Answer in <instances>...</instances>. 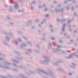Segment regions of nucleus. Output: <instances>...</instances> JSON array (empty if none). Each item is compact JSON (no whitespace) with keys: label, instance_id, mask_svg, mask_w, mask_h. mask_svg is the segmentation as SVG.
Wrapping results in <instances>:
<instances>
[{"label":"nucleus","instance_id":"nucleus-25","mask_svg":"<svg viewBox=\"0 0 78 78\" xmlns=\"http://www.w3.org/2000/svg\"><path fill=\"white\" fill-rule=\"evenodd\" d=\"M27 44H29V45H30L31 46V45H32V44H31V42H30V41H27Z\"/></svg>","mask_w":78,"mask_h":78},{"label":"nucleus","instance_id":"nucleus-32","mask_svg":"<svg viewBox=\"0 0 78 78\" xmlns=\"http://www.w3.org/2000/svg\"><path fill=\"white\" fill-rule=\"evenodd\" d=\"M64 9L63 8H62L61 9L60 11H61V13H63V12H64Z\"/></svg>","mask_w":78,"mask_h":78},{"label":"nucleus","instance_id":"nucleus-10","mask_svg":"<svg viewBox=\"0 0 78 78\" xmlns=\"http://www.w3.org/2000/svg\"><path fill=\"white\" fill-rule=\"evenodd\" d=\"M20 47L21 48H23V47H27V44L25 43H23L21 44Z\"/></svg>","mask_w":78,"mask_h":78},{"label":"nucleus","instance_id":"nucleus-38","mask_svg":"<svg viewBox=\"0 0 78 78\" xmlns=\"http://www.w3.org/2000/svg\"><path fill=\"white\" fill-rule=\"evenodd\" d=\"M7 18L8 19V20H12V18L9 17V16H8L7 17Z\"/></svg>","mask_w":78,"mask_h":78},{"label":"nucleus","instance_id":"nucleus-64","mask_svg":"<svg viewBox=\"0 0 78 78\" xmlns=\"http://www.w3.org/2000/svg\"><path fill=\"white\" fill-rule=\"evenodd\" d=\"M44 11H47V8H45L44 9Z\"/></svg>","mask_w":78,"mask_h":78},{"label":"nucleus","instance_id":"nucleus-40","mask_svg":"<svg viewBox=\"0 0 78 78\" xmlns=\"http://www.w3.org/2000/svg\"><path fill=\"white\" fill-rule=\"evenodd\" d=\"M9 23L11 25H14V23L13 22H10Z\"/></svg>","mask_w":78,"mask_h":78},{"label":"nucleus","instance_id":"nucleus-61","mask_svg":"<svg viewBox=\"0 0 78 78\" xmlns=\"http://www.w3.org/2000/svg\"><path fill=\"white\" fill-rule=\"evenodd\" d=\"M38 27H40V28H42V25H38Z\"/></svg>","mask_w":78,"mask_h":78},{"label":"nucleus","instance_id":"nucleus-34","mask_svg":"<svg viewBox=\"0 0 78 78\" xmlns=\"http://www.w3.org/2000/svg\"><path fill=\"white\" fill-rule=\"evenodd\" d=\"M70 8V7L66 6V10L69 11V9Z\"/></svg>","mask_w":78,"mask_h":78},{"label":"nucleus","instance_id":"nucleus-16","mask_svg":"<svg viewBox=\"0 0 78 78\" xmlns=\"http://www.w3.org/2000/svg\"><path fill=\"white\" fill-rule=\"evenodd\" d=\"M20 76L22 78H28V77H27L26 76L24 75H22V74H19Z\"/></svg>","mask_w":78,"mask_h":78},{"label":"nucleus","instance_id":"nucleus-14","mask_svg":"<svg viewBox=\"0 0 78 78\" xmlns=\"http://www.w3.org/2000/svg\"><path fill=\"white\" fill-rule=\"evenodd\" d=\"M16 58L17 59H19V60H20V61H22L23 60V57H19V56H17L16 57Z\"/></svg>","mask_w":78,"mask_h":78},{"label":"nucleus","instance_id":"nucleus-58","mask_svg":"<svg viewBox=\"0 0 78 78\" xmlns=\"http://www.w3.org/2000/svg\"><path fill=\"white\" fill-rule=\"evenodd\" d=\"M49 28H52L53 26H52V25H49Z\"/></svg>","mask_w":78,"mask_h":78},{"label":"nucleus","instance_id":"nucleus-12","mask_svg":"<svg viewBox=\"0 0 78 78\" xmlns=\"http://www.w3.org/2000/svg\"><path fill=\"white\" fill-rule=\"evenodd\" d=\"M57 70L61 72H65V70L62 68H57Z\"/></svg>","mask_w":78,"mask_h":78},{"label":"nucleus","instance_id":"nucleus-24","mask_svg":"<svg viewBox=\"0 0 78 78\" xmlns=\"http://www.w3.org/2000/svg\"><path fill=\"white\" fill-rule=\"evenodd\" d=\"M19 68H20V69H25V67L22 66H20Z\"/></svg>","mask_w":78,"mask_h":78},{"label":"nucleus","instance_id":"nucleus-53","mask_svg":"<svg viewBox=\"0 0 78 78\" xmlns=\"http://www.w3.org/2000/svg\"><path fill=\"white\" fill-rule=\"evenodd\" d=\"M70 67H72V68H73V69H75V67L73 66H71Z\"/></svg>","mask_w":78,"mask_h":78},{"label":"nucleus","instance_id":"nucleus-21","mask_svg":"<svg viewBox=\"0 0 78 78\" xmlns=\"http://www.w3.org/2000/svg\"><path fill=\"white\" fill-rule=\"evenodd\" d=\"M39 62L41 64H44V61H43L42 60H39Z\"/></svg>","mask_w":78,"mask_h":78},{"label":"nucleus","instance_id":"nucleus-33","mask_svg":"<svg viewBox=\"0 0 78 78\" xmlns=\"http://www.w3.org/2000/svg\"><path fill=\"white\" fill-rule=\"evenodd\" d=\"M6 64H7V65H9V66H11V63L8 62H6Z\"/></svg>","mask_w":78,"mask_h":78},{"label":"nucleus","instance_id":"nucleus-48","mask_svg":"<svg viewBox=\"0 0 78 78\" xmlns=\"http://www.w3.org/2000/svg\"><path fill=\"white\" fill-rule=\"evenodd\" d=\"M51 39V40H55V38L54 37H52Z\"/></svg>","mask_w":78,"mask_h":78},{"label":"nucleus","instance_id":"nucleus-9","mask_svg":"<svg viewBox=\"0 0 78 78\" xmlns=\"http://www.w3.org/2000/svg\"><path fill=\"white\" fill-rule=\"evenodd\" d=\"M15 4V5L14 6V8L15 9H18L19 8V6L18 4H17V3L16 2Z\"/></svg>","mask_w":78,"mask_h":78},{"label":"nucleus","instance_id":"nucleus-22","mask_svg":"<svg viewBox=\"0 0 78 78\" xmlns=\"http://www.w3.org/2000/svg\"><path fill=\"white\" fill-rule=\"evenodd\" d=\"M61 11V10H60V9H57V8H56L55 9V12L56 13V12H59V11Z\"/></svg>","mask_w":78,"mask_h":78},{"label":"nucleus","instance_id":"nucleus-27","mask_svg":"<svg viewBox=\"0 0 78 78\" xmlns=\"http://www.w3.org/2000/svg\"><path fill=\"white\" fill-rule=\"evenodd\" d=\"M12 61L13 62H17V63H19V61H18L16 60H15L14 59H13Z\"/></svg>","mask_w":78,"mask_h":78},{"label":"nucleus","instance_id":"nucleus-47","mask_svg":"<svg viewBox=\"0 0 78 78\" xmlns=\"http://www.w3.org/2000/svg\"><path fill=\"white\" fill-rule=\"evenodd\" d=\"M13 65L15 67H17V65L16 64H15V63H13Z\"/></svg>","mask_w":78,"mask_h":78},{"label":"nucleus","instance_id":"nucleus-26","mask_svg":"<svg viewBox=\"0 0 78 78\" xmlns=\"http://www.w3.org/2000/svg\"><path fill=\"white\" fill-rule=\"evenodd\" d=\"M27 52H32V50H31L30 49H27Z\"/></svg>","mask_w":78,"mask_h":78},{"label":"nucleus","instance_id":"nucleus-54","mask_svg":"<svg viewBox=\"0 0 78 78\" xmlns=\"http://www.w3.org/2000/svg\"><path fill=\"white\" fill-rule=\"evenodd\" d=\"M42 40H43V41H45L46 40V38H42Z\"/></svg>","mask_w":78,"mask_h":78},{"label":"nucleus","instance_id":"nucleus-44","mask_svg":"<svg viewBox=\"0 0 78 78\" xmlns=\"http://www.w3.org/2000/svg\"><path fill=\"white\" fill-rule=\"evenodd\" d=\"M16 2H14L12 1V0H11V3H13L14 4H15Z\"/></svg>","mask_w":78,"mask_h":78},{"label":"nucleus","instance_id":"nucleus-60","mask_svg":"<svg viewBox=\"0 0 78 78\" xmlns=\"http://www.w3.org/2000/svg\"><path fill=\"white\" fill-rule=\"evenodd\" d=\"M73 14L75 16H76V13L74 12L73 13Z\"/></svg>","mask_w":78,"mask_h":78},{"label":"nucleus","instance_id":"nucleus-57","mask_svg":"<svg viewBox=\"0 0 78 78\" xmlns=\"http://www.w3.org/2000/svg\"><path fill=\"white\" fill-rule=\"evenodd\" d=\"M41 8H42V6H41V5H39L38 6V8H39V9H41Z\"/></svg>","mask_w":78,"mask_h":78},{"label":"nucleus","instance_id":"nucleus-62","mask_svg":"<svg viewBox=\"0 0 78 78\" xmlns=\"http://www.w3.org/2000/svg\"><path fill=\"white\" fill-rule=\"evenodd\" d=\"M45 17H48V15L47 14L45 15Z\"/></svg>","mask_w":78,"mask_h":78},{"label":"nucleus","instance_id":"nucleus-46","mask_svg":"<svg viewBox=\"0 0 78 78\" xmlns=\"http://www.w3.org/2000/svg\"><path fill=\"white\" fill-rule=\"evenodd\" d=\"M70 42H74V40L71 39L70 40Z\"/></svg>","mask_w":78,"mask_h":78},{"label":"nucleus","instance_id":"nucleus-52","mask_svg":"<svg viewBox=\"0 0 78 78\" xmlns=\"http://www.w3.org/2000/svg\"><path fill=\"white\" fill-rule=\"evenodd\" d=\"M4 6H5V8H8V5H7L6 4H5Z\"/></svg>","mask_w":78,"mask_h":78},{"label":"nucleus","instance_id":"nucleus-63","mask_svg":"<svg viewBox=\"0 0 78 78\" xmlns=\"http://www.w3.org/2000/svg\"><path fill=\"white\" fill-rule=\"evenodd\" d=\"M32 3H33V4H35L36 3L35 1H33V2H32Z\"/></svg>","mask_w":78,"mask_h":78},{"label":"nucleus","instance_id":"nucleus-4","mask_svg":"<svg viewBox=\"0 0 78 78\" xmlns=\"http://www.w3.org/2000/svg\"><path fill=\"white\" fill-rule=\"evenodd\" d=\"M72 56H75L76 57L78 58V55L76 54L75 53H74L72 54V55H69V57H66V58H67V59H70V58H72Z\"/></svg>","mask_w":78,"mask_h":78},{"label":"nucleus","instance_id":"nucleus-19","mask_svg":"<svg viewBox=\"0 0 78 78\" xmlns=\"http://www.w3.org/2000/svg\"><path fill=\"white\" fill-rule=\"evenodd\" d=\"M8 11H9V12H13V11H14V9H9V10H8Z\"/></svg>","mask_w":78,"mask_h":78},{"label":"nucleus","instance_id":"nucleus-18","mask_svg":"<svg viewBox=\"0 0 78 78\" xmlns=\"http://www.w3.org/2000/svg\"><path fill=\"white\" fill-rule=\"evenodd\" d=\"M34 51L35 53H38V54H40L41 53V51L38 50H37L36 49H35Z\"/></svg>","mask_w":78,"mask_h":78},{"label":"nucleus","instance_id":"nucleus-23","mask_svg":"<svg viewBox=\"0 0 78 78\" xmlns=\"http://www.w3.org/2000/svg\"><path fill=\"white\" fill-rule=\"evenodd\" d=\"M30 8L31 9V10H32V11H34V6H33V5H31V6H30Z\"/></svg>","mask_w":78,"mask_h":78},{"label":"nucleus","instance_id":"nucleus-20","mask_svg":"<svg viewBox=\"0 0 78 78\" xmlns=\"http://www.w3.org/2000/svg\"><path fill=\"white\" fill-rule=\"evenodd\" d=\"M4 33L6 34V35H9V34H12V33H7L6 32H4Z\"/></svg>","mask_w":78,"mask_h":78},{"label":"nucleus","instance_id":"nucleus-35","mask_svg":"<svg viewBox=\"0 0 78 78\" xmlns=\"http://www.w3.org/2000/svg\"><path fill=\"white\" fill-rule=\"evenodd\" d=\"M48 45L50 47H51L52 45H51V44L50 43V42H49L48 43Z\"/></svg>","mask_w":78,"mask_h":78},{"label":"nucleus","instance_id":"nucleus-42","mask_svg":"<svg viewBox=\"0 0 78 78\" xmlns=\"http://www.w3.org/2000/svg\"><path fill=\"white\" fill-rule=\"evenodd\" d=\"M26 26L27 27H29L30 26V24L28 23H26Z\"/></svg>","mask_w":78,"mask_h":78},{"label":"nucleus","instance_id":"nucleus-7","mask_svg":"<svg viewBox=\"0 0 78 78\" xmlns=\"http://www.w3.org/2000/svg\"><path fill=\"white\" fill-rule=\"evenodd\" d=\"M62 62V60H60L58 62H57L53 63V65L55 66H59V63Z\"/></svg>","mask_w":78,"mask_h":78},{"label":"nucleus","instance_id":"nucleus-36","mask_svg":"<svg viewBox=\"0 0 78 78\" xmlns=\"http://www.w3.org/2000/svg\"><path fill=\"white\" fill-rule=\"evenodd\" d=\"M28 22H29V24H30V23H32V22H33L31 20H29L28 21Z\"/></svg>","mask_w":78,"mask_h":78},{"label":"nucleus","instance_id":"nucleus-55","mask_svg":"<svg viewBox=\"0 0 78 78\" xmlns=\"http://www.w3.org/2000/svg\"><path fill=\"white\" fill-rule=\"evenodd\" d=\"M76 2V1L75 0H74L73 1V4H75V3Z\"/></svg>","mask_w":78,"mask_h":78},{"label":"nucleus","instance_id":"nucleus-5","mask_svg":"<svg viewBox=\"0 0 78 78\" xmlns=\"http://www.w3.org/2000/svg\"><path fill=\"white\" fill-rule=\"evenodd\" d=\"M22 42V40L20 38H19L17 40H15V44L17 46H18V45H19V42Z\"/></svg>","mask_w":78,"mask_h":78},{"label":"nucleus","instance_id":"nucleus-39","mask_svg":"<svg viewBox=\"0 0 78 78\" xmlns=\"http://www.w3.org/2000/svg\"><path fill=\"white\" fill-rule=\"evenodd\" d=\"M57 22H61V19L59 20V19H57L56 20Z\"/></svg>","mask_w":78,"mask_h":78},{"label":"nucleus","instance_id":"nucleus-1","mask_svg":"<svg viewBox=\"0 0 78 78\" xmlns=\"http://www.w3.org/2000/svg\"><path fill=\"white\" fill-rule=\"evenodd\" d=\"M37 72L39 75L41 74V73H44V74H46L48 76H50L52 78H55L56 77V76H55L54 73L50 70H48V72L46 73L45 71H44V70L41 69H38L37 70Z\"/></svg>","mask_w":78,"mask_h":78},{"label":"nucleus","instance_id":"nucleus-45","mask_svg":"<svg viewBox=\"0 0 78 78\" xmlns=\"http://www.w3.org/2000/svg\"><path fill=\"white\" fill-rule=\"evenodd\" d=\"M15 53H17V54L18 55H19V52H18L17 51H15Z\"/></svg>","mask_w":78,"mask_h":78},{"label":"nucleus","instance_id":"nucleus-31","mask_svg":"<svg viewBox=\"0 0 78 78\" xmlns=\"http://www.w3.org/2000/svg\"><path fill=\"white\" fill-rule=\"evenodd\" d=\"M23 37L24 39L25 40H27V37H25V36H23Z\"/></svg>","mask_w":78,"mask_h":78},{"label":"nucleus","instance_id":"nucleus-49","mask_svg":"<svg viewBox=\"0 0 78 78\" xmlns=\"http://www.w3.org/2000/svg\"><path fill=\"white\" fill-rule=\"evenodd\" d=\"M71 10L72 11H74L75 10H74V7H72L71 8Z\"/></svg>","mask_w":78,"mask_h":78},{"label":"nucleus","instance_id":"nucleus-3","mask_svg":"<svg viewBox=\"0 0 78 78\" xmlns=\"http://www.w3.org/2000/svg\"><path fill=\"white\" fill-rule=\"evenodd\" d=\"M57 47L58 48L53 49L52 51L53 53H56V52H58V51H60V50H61V49L60 48L61 47L60 46H57Z\"/></svg>","mask_w":78,"mask_h":78},{"label":"nucleus","instance_id":"nucleus-2","mask_svg":"<svg viewBox=\"0 0 78 78\" xmlns=\"http://www.w3.org/2000/svg\"><path fill=\"white\" fill-rule=\"evenodd\" d=\"M43 58H44V64H48L49 62H50V59L48 58L45 55L43 56Z\"/></svg>","mask_w":78,"mask_h":78},{"label":"nucleus","instance_id":"nucleus-13","mask_svg":"<svg viewBox=\"0 0 78 78\" xmlns=\"http://www.w3.org/2000/svg\"><path fill=\"white\" fill-rule=\"evenodd\" d=\"M57 70L61 72H65V70L62 68H57Z\"/></svg>","mask_w":78,"mask_h":78},{"label":"nucleus","instance_id":"nucleus-43","mask_svg":"<svg viewBox=\"0 0 78 78\" xmlns=\"http://www.w3.org/2000/svg\"><path fill=\"white\" fill-rule=\"evenodd\" d=\"M9 9H12V6H9Z\"/></svg>","mask_w":78,"mask_h":78},{"label":"nucleus","instance_id":"nucleus-30","mask_svg":"<svg viewBox=\"0 0 78 78\" xmlns=\"http://www.w3.org/2000/svg\"><path fill=\"white\" fill-rule=\"evenodd\" d=\"M12 70L13 72H18V70L14 69V68L12 69Z\"/></svg>","mask_w":78,"mask_h":78},{"label":"nucleus","instance_id":"nucleus-11","mask_svg":"<svg viewBox=\"0 0 78 78\" xmlns=\"http://www.w3.org/2000/svg\"><path fill=\"white\" fill-rule=\"evenodd\" d=\"M66 24L65 23H64L62 28V32H64V30H65V28H66Z\"/></svg>","mask_w":78,"mask_h":78},{"label":"nucleus","instance_id":"nucleus-56","mask_svg":"<svg viewBox=\"0 0 78 78\" xmlns=\"http://www.w3.org/2000/svg\"><path fill=\"white\" fill-rule=\"evenodd\" d=\"M69 31L70 32H71V31H72V29H71V28H69Z\"/></svg>","mask_w":78,"mask_h":78},{"label":"nucleus","instance_id":"nucleus-37","mask_svg":"<svg viewBox=\"0 0 78 78\" xmlns=\"http://www.w3.org/2000/svg\"><path fill=\"white\" fill-rule=\"evenodd\" d=\"M17 33L18 34H22V32H21L20 31H18Z\"/></svg>","mask_w":78,"mask_h":78},{"label":"nucleus","instance_id":"nucleus-51","mask_svg":"<svg viewBox=\"0 0 78 78\" xmlns=\"http://www.w3.org/2000/svg\"><path fill=\"white\" fill-rule=\"evenodd\" d=\"M70 22V20H69L67 24H69Z\"/></svg>","mask_w":78,"mask_h":78},{"label":"nucleus","instance_id":"nucleus-8","mask_svg":"<svg viewBox=\"0 0 78 78\" xmlns=\"http://www.w3.org/2000/svg\"><path fill=\"white\" fill-rule=\"evenodd\" d=\"M0 67H1V68H5L6 69H7V70H10V69L9 67H8V66L6 65L5 66H3L2 65H0Z\"/></svg>","mask_w":78,"mask_h":78},{"label":"nucleus","instance_id":"nucleus-15","mask_svg":"<svg viewBox=\"0 0 78 78\" xmlns=\"http://www.w3.org/2000/svg\"><path fill=\"white\" fill-rule=\"evenodd\" d=\"M5 40L7 41H8V42H10V38H9V37L8 36H6L5 37Z\"/></svg>","mask_w":78,"mask_h":78},{"label":"nucleus","instance_id":"nucleus-41","mask_svg":"<svg viewBox=\"0 0 78 78\" xmlns=\"http://www.w3.org/2000/svg\"><path fill=\"white\" fill-rule=\"evenodd\" d=\"M35 22L36 23H38L39 22V20L38 19H37L35 20Z\"/></svg>","mask_w":78,"mask_h":78},{"label":"nucleus","instance_id":"nucleus-29","mask_svg":"<svg viewBox=\"0 0 78 78\" xmlns=\"http://www.w3.org/2000/svg\"><path fill=\"white\" fill-rule=\"evenodd\" d=\"M35 47H37V48H41L40 46L38 44L36 45Z\"/></svg>","mask_w":78,"mask_h":78},{"label":"nucleus","instance_id":"nucleus-28","mask_svg":"<svg viewBox=\"0 0 78 78\" xmlns=\"http://www.w3.org/2000/svg\"><path fill=\"white\" fill-rule=\"evenodd\" d=\"M71 64L73 66H76V63L73 62H72Z\"/></svg>","mask_w":78,"mask_h":78},{"label":"nucleus","instance_id":"nucleus-6","mask_svg":"<svg viewBox=\"0 0 78 78\" xmlns=\"http://www.w3.org/2000/svg\"><path fill=\"white\" fill-rule=\"evenodd\" d=\"M26 73L27 74V75H30L31 74H34L35 72L31 70H29L28 72H26Z\"/></svg>","mask_w":78,"mask_h":78},{"label":"nucleus","instance_id":"nucleus-59","mask_svg":"<svg viewBox=\"0 0 78 78\" xmlns=\"http://www.w3.org/2000/svg\"><path fill=\"white\" fill-rule=\"evenodd\" d=\"M62 53L63 54H66V51H63L62 52Z\"/></svg>","mask_w":78,"mask_h":78},{"label":"nucleus","instance_id":"nucleus-50","mask_svg":"<svg viewBox=\"0 0 78 78\" xmlns=\"http://www.w3.org/2000/svg\"><path fill=\"white\" fill-rule=\"evenodd\" d=\"M4 45H8V43H6V42H5L4 43Z\"/></svg>","mask_w":78,"mask_h":78},{"label":"nucleus","instance_id":"nucleus-17","mask_svg":"<svg viewBox=\"0 0 78 78\" xmlns=\"http://www.w3.org/2000/svg\"><path fill=\"white\" fill-rule=\"evenodd\" d=\"M66 20H67L65 18H63L61 19V22H66Z\"/></svg>","mask_w":78,"mask_h":78}]
</instances>
